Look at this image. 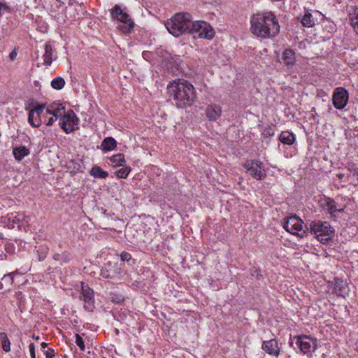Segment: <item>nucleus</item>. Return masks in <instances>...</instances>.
Wrapping results in <instances>:
<instances>
[{
	"label": "nucleus",
	"mask_w": 358,
	"mask_h": 358,
	"mask_svg": "<svg viewBox=\"0 0 358 358\" xmlns=\"http://www.w3.org/2000/svg\"><path fill=\"white\" fill-rule=\"evenodd\" d=\"M191 23L192 16L189 13H176L166 21L165 26L171 34L178 37L189 33Z\"/></svg>",
	"instance_id": "obj_2"
},
{
	"label": "nucleus",
	"mask_w": 358,
	"mask_h": 358,
	"mask_svg": "<svg viewBox=\"0 0 358 358\" xmlns=\"http://www.w3.org/2000/svg\"><path fill=\"white\" fill-rule=\"evenodd\" d=\"M0 343L4 352H8L10 350V342L5 332L0 333Z\"/></svg>",
	"instance_id": "obj_30"
},
{
	"label": "nucleus",
	"mask_w": 358,
	"mask_h": 358,
	"mask_svg": "<svg viewBox=\"0 0 358 358\" xmlns=\"http://www.w3.org/2000/svg\"><path fill=\"white\" fill-rule=\"evenodd\" d=\"M110 160L113 164V166H122V164L125 162L124 155L122 153H118L113 155Z\"/></svg>",
	"instance_id": "obj_31"
},
{
	"label": "nucleus",
	"mask_w": 358,
	"mask_h": 358,
	"mask_svg": "<svg viewBox=\"0 0 358 358\" xmlns=\"http://www.w3.org/2000/svg\"><path fill=\"white\" fill-rule=\"evenodd\" d=\"M79 123V119L72 110L65 113L59 122L60 127L66 133L70 134L75 130V126Z\"/></svg>",
	"instance_id": "obj_10"
},
{
	"label": "nucleus",
	"mask_w": 358,
	"mask_h": 358,
	"mask_svg": "<svg viewBox=\"0 0 358 358\" xmlns=\"http://www.w3.org/2000/svg\"><path fill=\"white\" fill-rule=\"evenodd\" d=\"M34 358H36V357H34Z\"/></svg>",
	"instance_id": "obj_52"
},
{
	"label": "nucleus",
	"mask_w": 358,
	"mask_h": 358,
	"mask_svg": "<svg viewBox=\"0 0 358 358\" xmlns=\"http://www.w3.org/2000/svg\"><path fill=\"white\" fill-rule=\"evenodd\" d=\"M282 343H279L275 338L270 339V356L272 358H286L285 355L280 353Z\"/></svg>",
	"instance_id": "obj_17"
},
{
	"label": "nucleus",
	"mask_w": 358,
	"mask_h": 358,
	"mask_svg": "<svg viewBox=\"0 0 358 358\" xmlns=\"http://www.w3.org/2000/svg\"><path fill=\"white\" fill-rule=\"evenodd\" d=\"M57 119H55L54 116L52 115V117L48 118L46 115H43V122L47 126H51L54 124V122Z\"/></svg>",
	"instance_id": "obj_37"
},
{
	"label": "nucleus",
	"mask_w": 358,
	"mask_h": 358,
	"mask_svg": "<svg viewBox=\"0 0 358 358\" xmlns=\"http://www.w3.org/2000/svg\"><path fill=\"white\" fill-rule=\"evenodd\" d=\"M53 259L55 261H59L62 264L69 262L72 259V255L67 252L61 254L56 253L53 255Z\"/></svg>",
	"instance_id": "obj_29"
},
{
	"label": "nucleus",
	"mask_w": 358,
	"mask_h": 358,
	"mask_svg": "<svg viewBox=\"0 0 358 358\" xmlns=\"http://www.w3.org/2000/svg\"><path fill=\"white\" fill-rule=\"evenodd\" d=\"M41 348H42L43 349H45V348H46L48 347V343H45V342H43V343L41 344Z\"/></svg>",
	"instance_id": "obj_45"
},
{
	"label": "nucleus",
	"mask_w": 358,
	"mask_h": 358,
	"mask_svg": "<svg viewBox=\"0 0 358 358\" xmlns=\"http://www.w3.org/2000/svg\"><path fill=\"white\" fill-rule=\"evenodd\" d=\"M167 92L178 108H185L194 102L196 91L189 81L184 79L174 80L167 86Z\"/></svg>",
	"instance_id": "obj_1"
},
{
	"label": "nucleus",
	"mask_w": 358,
	"mask_h": 358,
	"mask_svg": "<svg viewBox=\"0 0 358 358\" xmlns=\"http://www.w3.org/2000/svg\"><path fill=\"white\" fill-rule=\"evenodd\" d=\"M267 13H257L250 18L251 31L258 37L266 38L268 36V27L267 25Z\"/></svg>",
	"instance_id": "obj_6"
},
{
	"label": "nucleus",
	"mask_w": 358,
	"mask_h": 358,
	"mask_svg": "<svg viewBox=\"0 0 358 358\" xmlns=\"http://www.w3.org/2000/svg\"><path fill=\"white\" fill-rule=\"evenodd\" d=\"M280 24L275 16L270 12V37L275 36L280 32Z\"/></svg>",
	"instance_id": "obj_22"
},
{
	"label": "nucleus",
	"mask_w": 358,
	"mask_h": 358,
	"mask_svg": "<svg viewBox=\"0 0 358 358\" xmlns=\"http://www.w3.org/2000/svg\"><path fill=\"white\" fill-rule=\"evenodd\" d=\"M76 343L82 351L85 350V343L82 337L79 334H76Z\"/></svg>",
	"instance_id": "obj_36"
},
{
	"label": "nucleus",
	"mask_w": 358,
	"mask_h": 358,
	"mask_svg": "<svg viewBox=\"0 0 358 358\" xmlns=\"http://www.w3.org/2000/svg\"><path fill=\"white\" fill-rule=\"evenodd\" d=\"M124 264H118L116 260H108L101 268L100 276L109 280H121L123 275Z\"/></svg>",
	"instance_id": "obj_5"
},
{
	"label": "nucleus",
	"mask_w": 358,
	"mask_h": 358,
	"mask_svg": "<svg viewBox=\"0 0 358 358\" xmlns=\"http://www.w3.org/2000/svg\"><path fill=\"white\" fill-rule=\"evenodd\" d=\"M295 344L301 352L307 355L308 357L312 356V353L317 349V339L306 335L296 336L294 337Z\"/></svg>",
	"instance_id": "obj_8"
},
{
	"label": "nucleus",
	"mask_w": 358,
	"mask_h": 358,
	"mask_svg": "<svg viewBox=\"0 0 358 358\" xmlns=\"http://www.w3.org/2000/svg\"><path fill=\"white\" fill-rule=\"evenodd\" d=\"M29 352H30V357L31 358L36 357L35 355V345L33 343H30L29 345Z\"/></svg>",
	"instance_id": "obj_41"
},
{
	"label": "nucleus",
	"mask_w": 358,
	"mask_h": 358,
	"mask_svg": "<svg viewBox=\"0 0 358 358\" xmlns=\"http://www.w3.org/2000/svg\"><path fill=\"white\" fill-rule=\"evenodd\" d=\"M262 348L266 352H268V341H264Z\"/></svg>",
	"instance_id": "obj_43"
},
{
	"label": "nucleus",
	"mask_w": 358,
	"mask_h": 358,
	"mask_svg": "<svg viewBox=\"0 0 358 358\" xmlns=\"http://www.w3.org/2000/svg\"><path fill=\"white\" fill-rule=\"evenodd\" d=\"M45 355L46 358H53L55 355V350L52 348H48L45 351Z\"/></svg>",
	"instance_id": "obj_39"
},
{
	"label": "nucleus",
	"mask_w": 358,
	"mask_h": 358,
	"mask_svg": "<svg viewBox=\"0 0 358 358\" xmlns=\"http://www.w3.org/2000/svg\"><path fill=\"white\" fill-rule=\"evenodd\" d=\"M264 51L265 52H266V51H267L266 48H264Z\"/></svg>",
	"instance_id": "obj_50"
},
{
	"label": "nucleus",
	"mask_w": 358,
	"mask_h": 358,
	"mask_svg": "<svg viewBox=\"0 0 358 358\" xmlns=\"http://www.w3.org/2000/svg\"><path fill=\"white\" fill-rule=\"evenodd\" d=\"M348 92L343 87H338L335 90L332 101L334 106L337 109H343L348 101Z\"/></svg>",
	"instance_id": "obj_13"
},
{
	"label": "nucleus",
	"mask_w": 358,
	"mask_h": 358,
	"mask_svg": "<svg viewBox=\"0 0 358 358\" xmlns=\"http://www.w3.org/2000/svg\"><path fill=\"white\" fill-rule=\"evenodd\" d=\"M38 260L43 261L47 256V249L44 248V249H43V251H41V252H39L38 250Z\"/></svg>",
	"instance_id": "obj_40"
},
{
	"label": "nucleus",
	"mask_w": 358,
	"mask_h": 358,
	"mask_svg": "<svg viewBox=\"0 0 358 358\" xmlns=\"http://www.w3.org/2000/svg\"><path fill=\"white\" fill-rule=\"evenodd\" d=\"M203 3H208V4H211L214 2H216L217 0H201Z\"/></svg>",
	"instance_id": "obj_44"
},
{
	"label": "nucleus",
	"mask_w": 358,
	"mask_h": 358,
	"mask_svg": "<svg viewBox=\"0 0 358 358\" xmlns=\"http://www.w3.org/2000/svg\"><path fill=\"white\" fill-rule=\"evenodd\" d=\"M337 176H338V178L341 179V178H343L344 177V174L343 173H338L337 175Z\"/></svg>",
	"instance_id": "obj_47"
},
{
	"label": "nucleus",
	"mask_w": 358,
	"mask_h": 358,
	"mask_svg": "<svg viewBox=\"0 0 358 358\" xmlns=\"http://www.w3.org/2000/svg\"><path fill=\"white\" fill-rule=\"evenodd\" d=\"M347 292V286L345 283L341 281L340 282H337L336 285V292L338 295H343Z\"/></svg>",
	"instance_id": "obj_34"
},
{
	"label": "nucleus",
	"mask_w": 358,
	"mask_h": 358,
	"mask_svg": "<svg viewBox=\"0 0 358 358\" xmlns=\"http://www.w3.org/2000/svg\"><path fill=\"white\" fill-rule=\"evenodd\" d=\"M321 206L323 208L324 210H326L328 213L330 214L331 217H335V213L336 212H343V208H338L336 206V201L330 198V197H324L322 200Z\"/></svg>",
	"instance_id": "obj_16"
},
{
	"label": "nucleus",
	"mask_w": 358,
	"mask_h": 358,
	"mask_svg": "<svg viewBox=\"0 0 358 358\" xmlns=\"http://www.w3.org/2000/svg\"><path fill=\"white\" fill-rule=\"evenodd\" d=\"M194 35V37L211 39L215 36V31L210 24L204 21L192 20L189 33Z\"/></svg>",
	"instance_id": "obj_7"
},
{
	"label": "nucleus",
	"mask_w": 358,
	"mask_h": 358,
	"mask_svg": "<svg viewBox=\"0 0 358 358\" xmlns=\"http://www.w3.org/2000/svg\"><path fill=\"white\" fill-rule=\"evenodd\" d=\"M4 287V283L3 282V281L1 280H0V290L1 289H3Z\"/></svg>",
	"instance_id": "obj_46"
},
{
	"label": "nucleus",
	"mask_w": 358,
	"mask_h": 358,
	"mask_svg": "<svg viewBox=\"0 0 358 358\" xmlns=\"http://www.w3.org/2000/svg\"><path fill=\"white\" fill-rule=\"evenodd\" d=\"M281 46H283V43H282V41L281 42V44H280Z\"/></svg>",
	"instance_id": "obj_51"
},
{
	"label": "nucleus",
	"mask_w": 358,
	"mask_h": 358,
	"mask_svg": "<svg viewBox=\"0 0 358 358\" xmlns=\"http://www.w3.org/2000/svg\"><path fill=\"white\" fill-rule=\"evenodd\" d=\"M90 173L92 176H93L94 178H101V179L106 178L108 176V172L102 170L98 166H93L91 169Z\"/></svg>",
	"instance_id": "obj_27"
},
{
	"label": "nucleus",
	"mask_w": 358,
	"mask_h": 358,
	"mask_svg": "<svg viewBox=\"0 0 358 358\" xmlns=\"http://www.w3.org/2000/svg\"><path fill=\"white\" fill-rule=\"evenodd\" d=\"M17 51L16 50V48H15L14 50H13L11 51V52L10 53L9 55V58L11 61H14L16 57H17Z\"/></svg>",
	"instance_id": "obj_42"
},
{
	"label": "nucleus",
	"mask_w": 358,
	"mask_h": 358,
	"mask_svg": "<svg viewBox=\"0 0 358 358\" xmlns=\"http://www.w3.org/2000/svg\"><path fill=\"white\" fill-rule=\"evenodd\" d=\"M301 22L304 27H312L315 24V20L310 12L306 11L301 18Z\"/></svg>",
	"instance_id": "obj_28"
},
{
	"label": "nucleus",
	"mask_w": 358,
	"mask_h": 358,
	"mask_svg": "<svg viewBox=\"0 0 358 358\" xmlns=\"http://www.w3.org/2000/svg\"><path fill=\"white\" fill-rule=\"evenodd\" d=\"M44 50H45V52L43 55V64L44 65H46V66H49L51 64V63L52 62V55H53V52H52V46L48 44V43H45V45H44Z\"/></svg>",
	"instance_id": "obj_24"
},
{
	"label": "nucleus",
	"mask_w": 358,
	"mask_h": 358,
	"mask_svg": "<svg viewBox=\"0 0 358 358\" xmlns=\"http://www.w3.org/2000/svg\"><path fill=\"white\" fill-rule=\"evenodd\" d=\"M45 104H36L29 112L28 122L34 127H38L43 122V115L41 116Z\"/></svg>",
	"instance_id": "obj_12"
},
{
	"label": "nucleus",
	"mask_w": 358,
	"mask_h": 358,
	"mask_svg": "<svg viewBox=\"0 0 358 358\" xmlns=\"http://www.w3.org/2000/svg\"><path fill=\"white\" fill-rule=\"evenodd\" d=\"M262 164L258 161L250 160L247 161L243 166L253 178L261 180L266 176V171L262 167Z\"/></svg>",
	"instance_id": "obj_11"
},
{
	"label": "nucleus",
	"mask_w": 358,
	"mask_h": 358,
	"mask_svg": "<svg viewBox=\"0 0 358 358\" xmlns=\"http://www.w3.org/2000/svg\"><path fill=\"white\" fill-rule=\"evenodd\" d=\"M25 220V216L20 213H11L5 217H1V222L5 224L9 229H13L15 225L20 226V224Z\"/></svg>",
	"instance_id": "obj_14"
},
{
	"label": "nucleus",
	"mask_w": 358,
	"mask_h": 358,
	"mask_svg": "<svg viewBox=\"0 0 358 358\" xmlns=\"http://www.w3.org/2000/svg\"><path fill=\"white\" fill-rule=\"evenodd\" d=\"M33 338L36 339V341H38L39 339V336H35L34 335H33Z\"/></svg>",
	"instance_id": "obj_49"
},
{
	"label": "nucleus",
	"mask_w": 358,
	"mask_h": 358,
	"mask_svg": "<svg viewBox=\"0 0 358 358\" xmlns=\"http://www.w3.org/2000/svg\"><path fill=\"white\" fill-rule=\"evenodd\" d=\"M130 171H131L130 167L124 166V167L118 169L115 172V175L119 178H126L127 177V176L129 175V173H130Z\"/></svg>",
	"instance_id": "obj_33"
},
{
	"label": "nucleus",
	"mask_w": 358,
	"mask_h": 358,
	"mask_svg": "<svg viewBox=\"0 0 358 358\" xmlns=\"http://www.w3.org/2000/svg\"><path fill=\"white\" fill-rule=\"evenodd\" d=\"M13 274V273H9L8 274H5L2 277L1 280L6 286H10L13 285L14 281Z\"/></svg>",
	"instance_id": "obj_35"
},
{
	"label": "nucleus",
	"mask_w": 358,
	"mask_h": 358,
	"mask_svg": "<svg viewBox=\"0 0 358 358\" xmlns=\"http://www.w3.org/2000/svg\"><path fill=\"white\" fill-rule=\"evenodd\" d=\"M120 258L122 262H129L131 259V255L129 252H122Z\"/></svg>",
	"instance_id": "obj_38"
},
{
	"label": "nucleus",
	"mask_w": 358,
	"mask_h": 358,
	"mask_svg": "<svg viewBox=\"0 0 358 358\" xmlns=\"http://www.w3.org/2000/svg\"><path fill=\"white\" fill-rule=\"evenodd\" d=\"M310 232L323 244L331 239L334 229L328 222L321 220L312 221L310 223Z\"/></svg>",
	"instance_id": "obj_3"
},
{
	"label": "nucleus",
	"mask_w": 358,
	"mask_h": 358,
	"mask_svg": "<svg viewBox=\"0 0 358 358\" xmlns=\"http://www.w3.org/2000/svg\"><path fill=\"white\" fill-rule=\"evenodd\" d=\"M283 228L289 233L302 238L305 231L303 230V221L296 216H291L285 220Z\"/></svg>",
	"instance_id": "obj_9"
},
{
	"label": "nucleus",
	"mask_w": 358,
	"mask_h": 358,
	"mask_svg": "<svg viewBox=\"0 0 358 358\" xmlns=\"http://www.w3.org/2000/svg\"><path fill=\"white\" fill-rule=\"evenodd\" d=\"M209 120L215 121L221 116L222 108L218 105H209L206 110Z\"/></svg>",
	"instance_id": "obj_18"
},
{
	"label": "nucleus",
	"mask_w": 358,
	"mask_h": 358,
	"mask_svg": "<svg viewBox=\"0 0 358 358\" xmlns=\"http://www.w3.org/2000/svg\"><path fill=\"white\" fill-rule=\"evenodd\" d=\"M83 299L85 303V308L91 309L92 301L93 299V291L87 286H82Z\"/></svg>",
	"instance_id": "obj_19"
},
{
	"label": "nucleus",
	"mask_w": 358,
	"mask_h": 358,
	"mask_svg": "<svg viewBox=\"0 0 358 358\" xmlns=\"http://www.w3.org/2000/svg\"><path fill=\"white\" fill-rule=\"evenodd\" d=\"M280 141L287 145H292L295 141V136L293 133L288 131H282L280 135Z\"/></svg>",
	"instance_id": "obj_25"
},
{
	"label": "nucleus",
	"mask_w": 358,
	"mask_h": 358,
	"mask_svg": "<svg viewBox=\"0 0 358 358\" xmlns=\"http://www.w3.org/2000/svg\"><path fill=\"white\" fill-rule=\"evenodd\" d=\"M111 17L120 22L122 24L117 27V29L124 34L131 32L134 24L125 8H122L120 6L116 4L110 11Z\"/></svg>",
	"instance_id": "obj_4"
},
{
	"label": "nucleus",
	"mask_w": 358,
	"mask_h": 358,
	"mask_svg": "<svg viewBox=\"0 0 358 358\" xmlns=\"http://www.w3.org/2000/svg\"><path fill=\"white\" fill-rule=\"evenodd\" d=\"M45 109L46 110V114L54 116L55 119H62L66 113L65 106L58 102H53L49 105L45 104Z\"/></svg>",
	"instance_id": "obj_15"
},
{
	"label": "nucleus",
	"mask_w": 358,
	"mask_h": 358,
	"mask_svg": "<svg viewBox=\"0 0 358 358\" xmlns=\"http://www.w3.org/2000/svg\"><path fill=\"white\" fill-rule=\"evenodd\" d=\"M353 171L355 174L358 175V168L354 169Z\"/></svg>",
	"instance_id": "obj_48"
},
{
	"label": "nucleus",
	"mask_w": 358,
	"mask_h": 358,
	"mask_svg": "<svg viewBox=\"0 0 358 358\" xmlns=\"http://www.w3.org/2000/svg\"><path fill=\"white\" fill-rule=\"evenodd\" d=\"M117 146V142L113 137H106L102 141L99 148L104 152L114 150Z\"/></svg>",
	"instance_id": "obj_21"
},
{
	"label": "nucleus",
	"mask_w": 358,
	"mask_h": 358,
	"mask_svg": "<svg viewBox=\"0 0 358 358\" xmlns=\"http://www.w3.org/2000/svg\"><path fill=\"white\" fill-rule=\"evenodd\" d=\"M64 85L65 81L62 77H57L51 82L52 87L57 90H62L64 87Z\"/></svg>",
	"instance_id": "obj_32"
},
{
	"label": "nucleus",
	"mask_w": 358,
	"mask_h": 358,
	"mask_svg": "<svg viewBox=\"0 0 358 358\" xmlns=\"http://www.w3.org/2000/svg\"><path fill=\"white\" fill-rule=\"evenodd\" d=\"M282 62L285 65H293L296 62L295 53L291 49H286L282 54Z\"/></svg>",
	"instance_id": "obj_23"
},
{
	"label": "nucleus",
	"mask_w": 358,
	"mask_h": 358,
	"mask_svg": "<svg viewBox=\"0 0 358 358\" xmlns=\"http://www.w3.org/2000/svg\"><path fill=\"white\" fill-rule=\"evenodd\" d=\"M30 154L29 150L24 145L18 146L13 149V155L17 161H22L24 157Z\"/></svg>",
	"instance_id": "obj_20"
},
{
	"label": "nucleus",
	"mask_w": 358,
	"mask_h": 358,
	"mask_svg": "<svg viewBox=\"0 0 358 358\" xmlns=\"http://www.w3.org/2000/svg\"><path fill=\"white\" fill-rule=\"evenodd\" d=\"M349 21L355 31L358 35V7H355L349 14Z\"/></svg>",
	"instance_id": "obj_26"
}]
</instances>
